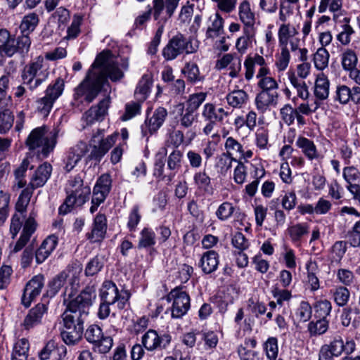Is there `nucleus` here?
<instances>
[{
    "label": "nucleus",
    "instance_id": "nucleus-19",
    "mask_svg": "<svg viewBox=\"0 0 360 360\" xmlns=\"http://www.w3.org/2000/svg\"><path fill=\"white\" fill-rule=\"evenodd\" d=\"M52 172V166L47 162L39 165L27 185L33 190L43 186L50 178Z\"/></svg>",
    "mask_w": 360,
    "mask_h": 360
},
{
    "label": "nucleus",
    "instance_id": "nucleus-14",
    "mask_svg": "<svg viewBox=\"0 0 360 360\" xmlns=\"http://www.w3.org/2000/svg\"><path fill=\"white\" fill-rule=\"evenodd\" d=\"M110 103V97L106 96L96 105L92 106L89 110H87L83 116L86 124H91L96 121H102L108 114Z\"/></svg>",
    "mask_w": 360,
    "mask_h": 360
},
{
    "label": "nucleus",
    "instance_id": "nucleus-60",
    "mask_svg": "<svg viewBox=\"0 0 360 360\" xmlns=\"http://www.w3.org/2000/svg\"><path fill=\"white\" fill-rule=\"evenodd\" d=\"M297 315L303 322L309 321L311 316V307L307 302H302L297 309Z\"/></svg>",
    "mask_w": 360,
    "mask_h": 360
},
{
    "label": "nucleus",
    "instance_id": "nucleus-61",
    "mask_svg": "<svg viewBox=\"0 0 360 360\" xmlns=\"http://www.w3.org/2000/svg\"><path fill=\"white\" fill-rule=\"evenodd\" d=\"M233 245L238 249L240 251H243L247 249L249 246L248 240L241 232H236L232 238Z\"/></svg>",
    "mask_w": 360,
    "mask_h": 360
},
{
    "label": "nucleus",
    "instance_id": "nucleus-15",
    "mask_svg": "<svg viewBox=\"0 0 360 360\" xmlns=\"http://www.w3.org/2000/svg\"><path fill=\"white\" fill-rule=\"evenodd\" d=\"M335 99L341 104H347L350 101L354 104H360V87L354 86L352 89L346 85L338 86L335 91Z\"/></svg>",
    "mask_w": 360,
    "mask_h": 360
},
{
    "label": "nucleus",
    "instance_id": "nucleus-4",
    "mask_svg": "<svg viewBox=\"0 0 360 360\" xmlns=\"http://www.w3.org/2000/svg\"><path fill=\"white\" fill-rule=\"evenodd\" d=\"M79 283V278L72 275L70 276L69 273L63 271L54 276L51 281L48 283V289L46 291V296L52 297L55 296L61 288L65 287L63 295L64 303L68 302L66 296L68 299L71 298L77 292Z\"/></svg>",
    "mask_w": 360,
    "mask_h": 360
},
{
    "label": "nucleus",
    "instance_id": "nucleus-34",
    "mask_svg": "<svg viewBox=\"0 0 360 360\" xmlns=\"http://www.w3.org/2000/svg\"><path fill=\"white\" fill-rule=\"evenodd\" d=\"M155 244V233L148 228H144L140 233V238L137 248L139 249L147 248Z\"/></svg>",
    "mask_w": 360,
    "mask_h": 360
},
{
    "label": "nucleus",
    "instance_id": "nucleus-52",
    "mask_svg": "<svg viewBox=\"0 0 360 360\" xmlns=\"http://www.w3.org/2000/svg\"><path fill=\"white\" fill-rule=\"evenodd\" d=\"M258 86L262 91H266L269 92H277L278 88L276 81L271 77H263L258 82Z\"/></svg>",
    "mask_w": 360,
    "mask_h": 360
},
{
    "label": "nucleus",
    "instance_id": "nucleus-27",
    "mask_svg": "<svg viewBox=\"0 0 360 360\" xmlns=\"http://www.w3.org/2000/svg\"><path fill=\"white\" fill-rule=\"evenodd\" d=\"M329 80L327 77L321 73L319 74L315 82L314 95L320 100H325L329 94Z\"/></svg>",
    "mask_w": 360,
    "mask_h": 360
},
{
    "label": "nucleus",
    "instance_id": "nucleus-8",
    "mask_svg": "<svg viewBox=\"0 0 360 360\" xmlns=\"http://www.w3.org/2000/svg\"><path fill=\"white\" fill-rule=\"evenodd\" d=\"M131 294L127 290L119 292L116 285L111 281H105L101 290V301L106 303H117V307L122 309L128 302Z\"/></svg>",
    "mask_w": 360,
    "mask_h": 360
},
{
    "label": "nucleus",
    "instance_id": "nucleus-13",
    "mask_svg": "<svg viewBox=\"0 0 360 360\" xmlns=\"http://www.w3.org/2000/svg\"><path fill=\"white\" fill-rule=\"evenodd\" d=\"M30 45L31 39L26 35L18 36L16 39L12 37L1 54L12 57L15 53H19L24 56L28 53Z\"/></svg>",
    "mask_w": 360,
    "mask_h": 360
},
{
    "label": "nucleus",
    "instance_id": "nucleus-56",
    "mask_svg": "<svg viewBox=\"0 0 360 360\" xmlns=\"http://www.w3.org/2000/svg\"><path fill=\"white\" fill-rule=\"evenodd\" d=\"M265 350L267 357L270 360H275L278 355L277 339L270 338L265 343Z\"/></svg>",
    "mask_w": 360,
    "mask_h": 360
},
{
    "label": "nucleus",
    "instance_id": "nucleus-21",
    "mask_svg": "<svg viewBox=\"0 0 360 360\" xmlns=\"http://www.w3.org/2000/svg\"><path fill=\"white\" fill-rule=\"evenodd\" d=\"M333 355L340 356L343 352L347 355L352 354L355 350V342L353 340H347L344 342L341 336H336L333 341L328 345Z\"/></svg>",
    "mask_w": 360,
    "mask_h": 360
},
{
    "label": "nucleus",
    "instance_id": "nucleus-6",
    "mask_svg": "<svg viewBox=\"0 0 360 360\" xmlns=\"http://www.w3.org/2000/svg\"><path fill=\"white\" fill-rule=\"evenodd\" d=\"M43 58L38 57L25 65L22 72L23 84L27 85L30 90L37 88L47 78L49 72L43 70Z\"/></svg>",
    "mask_w": 360,
    "mask_h": 360
},
{
    "label": "nucleus",
    "instance_id": "nucleus-63",
    "mask_svg": "<svg viewBox=\"0 0 360 360\" xmlns=\"http://www.w3.org/2000/svg\"><path fill=\"white\" fill-rule=\"evenodd\" d=\"M23 217V215L20 213H15L13 215L10 226V231L13 238H15L20 230L22 225Z\"/></svg>",
    "mask_w": 360,
    "mask_h": 360
},
{
    "label": "nucleus",
    "instance_id": "nucleus-17",
    "mask_svg": "<svg viewBox=\"0 0 360 360\" xmlns=\"http://www.w3.org/2000/svg\"><path fill=\"white\" fill-rule=\"evenodd\" d=\"M112 179L108 174H102L94 188L93 195L96 202L102 203L110 191Z\"/></svg>",
    "mask_w": 360,
    "mask_h": 360
},
{
    "label": "nucleus",
    "instance_id": "nucleus-16",
    "mask_svg": "<svg viewBox=\"0 0 360 360\" xmlns=\"http://www.w3.org/2000/svg\"><path fill=\"white\" fill-rule=\"evenodd\" d=\"M279 94L278 92H269L261 91L255 97V105L257 110L264 113L270 110L271 107H276L278 102Z\"/></svg>",
    "mask_w": 360,
    "mask_h": 360
},
{
    "label": "nucleus",
    "instance_id": "nucleus-11",
    "mask_svg": "<svg viewBox=\"0 0 360 360\" xmlns=\"http://www.w3.org/2000/svg\"><path fill=\"white\" fill-rule=\"evenodd\" d=\"M44 284V277L42 274L33 276L27 283L22 296V304L25 307H28L36 297L40 294Z\"/></svg>",
    "mask_w": 360,
    "mask_h": 360
},
{
    "label": "nucleus",
    "instance_id": "nucleus-35",
    "mask_svg": "<svg viewBox=\"0 0 360 360\" xmlns=\"http://www.w3.org/2000/svg\"><path fill=\"white\" fill-rule=\"evenodd\" d=\"M10 75H4L0 77V108H3L6 103L11 102V97L8 95L7 90L10 83Z\"/></svg>",
    "mask_w": 360,
    "mask_h": 360
},
{
    "label": "nucleus",
    "instance_id": "nucleus-55",
    "mask_svg": "<svg viewBox=\"0 0 360 360\" xmlns=\"http://www.w3.org/2000/svg\"><path fill=\"white\" fill-rule=\"evenodd\" d=\"M9 197L6 194H3L1 191L0 195V226L3 225L6 221L8 214Z\"/></svg>",
    "mask_w": 360,
    "mask_h": 360
},
{
    "label": "nucleus",
    "instance_id": "nucleus-33",
    "mask_svg": "<svg viewBox=\"0 0 360 360\" xmlns=\"http://www.w3.org/2000/svg\"><path fill=\"white\" fill-rule=\"evenodd\" d=\"M33 191L34 190L28 186L22 191L15 204V210L18 213L23 214L26 212Z\"/></svg>",
    "mask_w": 360,
    "mask_h": 360
},
{
    "label": "nucleus",
    "instance_id": "nucleus-57",
    "mask_svg": "<svg viewBox=\"0 0 360 360\" xmlns=\"http://www.w3.org/2000/svg\"><path fill=\"white\" fill-rule=\"evenodd\" d=\"M82 18L79 15H75L70 27L68 29L67 39H75L80 32V25L82 23Z\"/></svg>",
    "mask_w": 360,
    "mask_h": 360
},
{
    "label": "nucleus",
    "instance_id": "nucleus-62",
    "mask_svg": "<svg viewBox=\"0 0 360 360\" xmlns=\"http://www.w3.org/2000/svg\"><path fill=\"white\" fill-rule=\"evenodd\" d=\"M141 214L139 213V207L138 205H135L129 216V221L127 223V226L130 231L135 230L136 226L139 223L141 220Z\"/></svg>",
    "mask_w": 360,
    "mask_h": 360
},
{
    "label": "nucleus",
    "instance_id": "nucleus-51",
    "mask_svg": "<svg viewBox=\"0 0 360 360\" xmlns=\"http://www.w3.org/2000/svg\"><path fill=\"white\" fill-rule=\"evenodd\" d=\"M202 116L209 122H221V117L217 115V111L215 106L212 103H207L204 105Z\"/></svg>",
    "mask_w": 360,
    "mask_h": 360
},
{
    "label": "nucleus",
    "instance_id": "nucleus-47",
    "mask_svg": "<svg viewBox=\"0 0 360 360\" xmlns=\"http://www.w3.org/2000/svg\"><path fill=\"white\" fill-rule=\"evenodd\" d=\"M357 57L356 53L351 49L347 50L342 56V65L346 70H350L356 68Z\"/></svg>",
    "mask_w": 360,
    "mask_h": 360
},
{
    "label": "nucleus",
    "instance_id": "nucleus-18",
    "mask_svg": "<svg viewBox=\"0 0 360 360\" xmlns=\"http://www.w3.org/2000/svg\"><path fill=\"white\" fill-rule=\"evenodd\" d=\"M47 305L44 303H39L32 308L23 321V326L26 330L34 327L41 322L43 316L46 314Z\"/></svg>",
    "mask_w": 360,
    "mask_h": 360
},
{
    "label": "nucleus",
    "instance_id": "nucleus-44",
    "mask_svg": "<svg viewBox=\"0 0 360 360\" xmlns=\"http://www.w3.org/2000/svg\"><path fill=\"white\" fill-rule=\"evenodd\" d=\"M331 309V303L327 300L318 301L314 305L315 316L319 319H326L330 314Z\"/></svg>",
    "mask_w": 360,
    "mask_h": 360
},
{
    "label": "nucleus",
    "instance_id": "nucleus-43",
    "mask_svg": "<svg viewBox=\"0 0 360 360\" xmlns=\"http://www.w3.org/2000/svg\"><path fill=\"white\" fill-rule=\"evenodd\" d=\"M104 265L103 258L102 257L96 256L91 259L85 269V274L87 276H92L98 274Z\"/></svg>",
    "mask_w": 360,
    "mask_h": 360
},
{
    "label": "nucleus",
    "instance_id": "nucleus-31",
    "mask_svg": "<svg viewBox=\"0 0 360 360\" xmlns=\"http://www.w3.org/2000/svg\"><path fill=\"white\" fill-rule=\"evenodd\" d=\"M350 18H344L342 21L341 31L337 36L338 40L342 45H347L351 41V36L354 33V30L349 25Z\"/></svg>",
    "mask_w": 360,
    "mask_h": 360
},
{
    "label": "nucleus",
    "instance_id": "nucleus-59",
    "mask_svg": "<svg viewBox=\"0 0 360 360\" xmlns=\"http://www.w3.org/2000/svg\"><path fill=\"white\" fill-rule=\"evenodd\" d=\"M12 269L7 265H3L0 269V290L6 289L10 283Z\"/></svg>",
    "mask_w": 360,
    "mask_h": 360
},
{
    "label": "nucleus",
    "instance_id": "nucleus-1",
    "mask_svg": "<svg viewBox=\"0 0 360 360\" xmlns=\"http://www.w3.org/2000/svg\"><path fill=\"white\" fill-rule=\"evenodd\" d=\"M110 51H103L96 58L83 82L75 89L74 98L79 100L84 97L88 103L98 95L108 77L112 82H117L124 77L117 63L110 58Z\"/></svg>",
    "mask_w": 360,
    "mask_h": 360
},
{
    "label": "nucleus",
    "instance_id": "nucleus-12",
    "mask_svg": "<svg viewBox=\"0 0 360 360\" xmlns=\"http://www.w3.org/2000/svg\"><path fill=\"white\" fill-rule=\"evenodd\" d=\"M141 342L148 351L163 349L169 345L171 337L169 335L159 336L155 330L150 329L143 335Z\"/></svg>",
    "mask_w": 360,
    "mask_h": 360
},
{
    "label": "nucleus",
    "instance_id": "nucleus-64",
    "mask_svg": "<svg viewBox=\"0 0 360 360\" xmlns=\"http://www.w3.org/2000/svg\"><path fill=\"white\" fill-rule=\"evenodd\" d=\"M337 277L340 283L345 285H349L354 281L353 273L345 269H340L337 272Z\"/></svg>",
    "mask_w": 360,
    "mask_h": 360
},
{
    "label": "nucleus",
    "instance_id": "nucleus-5",
    "mask_svg": "<svg viewBox=\"0 0 360 360\" xmlns=\"http://www.w3.org/2000/svg\"><path fill=\"white\" fill-rule=\"evenodd\" d=\"M197 49L198 46H193L191 39H187L179 33L169 40L162 50V56L166 60H172L183 53H195Z\"/></svg>",
    "mask_w": 360,
    "mask_h": 360
},
{
    "label": "nucleus",
    "instance_id": "nucleus-3",
    "mask_svg": "<svg viewBox=\"0 0 360 360\" xmlns=\"http://www.w3.org/2000/svg\"><path fill=\"white\" fill-rule=\"evenodd\" d=\"M58 130L53 129L49 136H45L46 128L33 129L26 140V146L30 150H38V158H46L53 150L58 136Z\"/></svg>",
    "mask_w": 360,
    "mask_h": 360
},
{
    "label": "nucleus",
    "instance_id": "nucleus-2",
    "mask_svg": "<svg viewBox=\"0 0 360 360\" xmlns=\"http://www.w3.org/2000/svg\"><path fill=\"white\" fill-rule=\"evenodd\" d=\"M96 297L95 287L87 285L79 295L67 304V308L62 315L65 329L60 334L65 344L75 345L81 340L84 318L88 315Z\"/></svg>",
    "mask_w": 360,
    "mask_h": 360
},
{
    "label": "nucleus",
    "instance_id": "nucleus-28",
    "mask_svg": "<svg viewBox=\"0 0 360 360\" xmlns=\"http://www.w3.org/2000/svg\"><path fill=\"white\" fill-rule=\"evenodd\" d=\"M38 23L39 17L36 13H30L25 15L20 25L21 35H26L27 37H30V34L34 30Z\"/></svg>",
    "mask_w": 360,
    "mask_h": 360
},
{
    "label": "nucleus",
    "instance_id": "nucleus-30",
    "mask_svg": "<svg viewBox=\"0 0 360 360\" xmlns=\"http://www.w3.org/2000/svg\"><path fill=\"white\" fill-rule=\"evenodd\" d=\"M30 344L26 338L18 340L14 345L12 360H27Z\"/></svg>",
    "mask_w": 360,
    "mask_h": 360
},
{
    "label": "nucleus",
    "instance_id": "nucleus-38",
    "mask_svg": "<svg viewBox=\"0 0 360 360\" xmlns=\"http://www.w3.org/2000/svg\"><path fill=\"white\" fill-rule=\"evenodd\" d=\"M60 349L65 354L66 348L61 346L60 348L58 347L57 343L53 340L48 341L44 348L39 353V357L41 360H47L50 358L51 354L58 352Z\"/></svg>",
    "mask_w": 360,
    "mask_h": 360
},
{
    "label": "nucleus",
    "instance_id": "nucleus-36",
    "mask_svg": "<svg viewBox=\"0 0 360 360\" xmlns=\"http://www.w3.org/2000/svg\"><path fill=\"white\" fill-rule=\"evenodd\" d=\"M182 72L186 76L191 83L202 81L203 77L200 74L198 65L194 63H188L182 70Z\"/></svg>",
    "mask_w": 360,
    "mask_h": 360
},
{
    "label": "nucleus",
    "instance_id": "nucleus-45",
    "mask_svg": "<svg viewBox=\"0 0 360 360\" xmlns=\"http://www.w3.org/2000/svg\"><path fill=\"white\" fill-rule=\"evenodd\" d=\"M289 79L291 84L297 89V96L302 99H307L309 91L305 82L299 79L293 73L289 75Z\"/></svg>",
    "mask_w": 360,
    "mask_h": 360
},
{
    "label": "nucleus",
    "instance_id": "nucleus-53",
    "mask_svg": "<svg viewBox=\"0 0 360 360\" xmlns=\"http://www.w3.org/2000/svg\"><path fill=\"white\" fill-rule=\"evenodd\" d=\"M280 111L283 122L288 126L292 124L295 119V110L290 104H286Z\"/></svg>",
    "mask_w": 360,
    "mask_h": 360
},
{
    "label": "nucleus",
    "instance_id": "nucleus-50",
    "mask_svg": "<svg viewBox=\"0 0 360 360\" xmlns=\"http://www.w3.org/2000/svg\"><path fill=\"white\" fill-rule=\"evenodd\" d=\"M206 94L200 92L190 96L186 108L195 112L206 98Z\"/></svg>",
    "mask_w": 360,
    "mask_h": 360
},
{
    "label": "nucleus",
    "instance_id": "nucleus-23",
    "mask_svg": "<svg viewBox=\"0 0 360 360\" xmlns=\"http://www.w3.org/2000/svg\"><path fill=\"white\" fill-rule=\"evenodd\" d=\"M167 116V110L165 108L159 107L154 111L151 117L146 120L145 127L148 128L149 133L152 134L157 131V130L162 125Z\"/></svg>",
    "mask_w": 360,
    "mask_h": 360
},
{
    "label": "nucleus",
    "instance_id": "nucleus-54",
    "mask_svg": "<svg viewBox=\"0 0 360 360\" xmlns=\"http://www.w3.org/2000/svg\"><path fill=\"white\" fill-rule=\"evenodd\" d=\"M141 101L132 102L127 103L125 106V113L122 116V120L124 121L130 120L141 110Z\"/></svg>",
    "mask_w": 360,
    "mask_h": 360
},
{
    "label": "nucleus",
    "instance_id": "nucleus-22",
    "mask_svg": "<svg viewBox=\"0 0 360 360\" xmlns=\"http://www.w3.org/2000/svg\"><path fill=\"white\" fill-rule=\"evenodd\" d=\"M218 265L219 255L214 250H209L204 252L199 262V266L206 274L215 271Z\"/></svg>",
    "mask_w": 360,
    "mask_h": 360
},
{
    "label": "nucleus",
    "instance_id": "nucleus-32",
    "mask_svg": "<svg viewBox=\"0 0 360 360\" xmlns=\"http://www.w3.org/2000/svg\"><path fill=\"white\" fill-rule=\"evenodd\" d=\"M248 99V94L242 89L233 91L226 96L229 105L233 108H241Z\"/></svg>",
    "mask_w": 360,
    "mask_h": 360
},
{
    "label": "nucleus",
    "instance_id": "nucleus-49",
    "mask_svg": "<svg viewBox=\"0 0 360 360\" xmlns=\"http://www.w3.org/2000/svg\"><path fill=\"white\" fill-rule=\"evenodd\" d=\"M235 207L231 202H224L221 204L216 212L217 218L221 221L228 219L233 213Z\"/></svg>",
    "mask_w": 360,
    "mask_h": 360
},
{
    "label": "nucleus",
    "instance_id": "nucleus-7",
    "mask_svg": "<svg viewBox=\"0 0 360 360\" xmlns=\"http://www.w3.org/2000/svg\"><path fill=\"white\" fill-rule=\"evenodd\" d=\"M103 136V130L101 129L93 135L89 143L91 153L88 156L89 160L99 162L115 143L117 134H111L105 139Z\"/></svg>",
    "mask_w": 360,
    "mask_h": 360
},
{
    "label": "nucleus",
    "instance_id": "nucleus-29",
    "mask_svg": "<svg viewBox=\"0 0 360 360\" xmlns=\"http://www.w3.org/2000/svg\"><path fill=\"white\" fill-rule=\"evenodd\" d=\"M152 81L148 75H144L138 83L134 96L139 101L143 102L148 97Z\"/></svg>",
    "mask_w": 360,
    "mask_h": 360
},
{
    "label": "nucleus",
    "instance_id": "nucleus-58",
    "mask_svg": "<svg viewBox=\"0 0 360 360\" xmlns=\"http://www.w3.org/2000/svg\"><path fill=\"white\" fill-rule=\"evenodd\" d=\"M182 153L179 150H174L168 157L167 166L169 169L174 170L181 167Z\"/></svg>",
    "mask_w": 360,
    "mask_h": 360
},
{
    "label": "nucleus",
    "instance_id": "nucleus-26",
    "mask_svg": "<svg viewBox=\"0 0 360 360\" xmlns=\"http://www.w3.org/2000/svg\"><path fill=\"white\" fill-rule=\"evenodd\" d=\"M296 146L302 150L304 155L310 160L316 159L319 154L314 142L305 137L300 136L296 141Z\"/></svg>",
    "mask_w": 360,
    "mask_h": 360
},
{
    "label": "nucleus",
    "instance_id": "nucleus-41",
    "mask_svg": "<svg viewBox=\"0 0 360 360\" xmlns=\"http://www.w3.org/2000/svg\"><path fill=\"white\" fill-rule=\"evenodd\" d=\"M14 117L12 112L6 109L0 112V134H6L13 124Z\"/></svg>",
    "mask_w": 360,
    "mask_h": 360
},
{
    "label": "nucleus",
    "instance_id": "nucleus-10",
    "mask_svg": "<svg viewBox=\"0 0 360 360\" xmlns=\"http://www.w3.org/2000/svg\"><path fill=\"white\" fill-rule=\"evenodd\" d=\"M167 301L173 300L172 316L175 319L181 318L190 309V297L179 288L172 290L167 297Z\"/></svg>",
    "mask_w": 360,
    "mask_h": 360
},
{
    "label": "nucleus",
    "instance_id": "nucleus-48",
    "mask_svg": "<svg viewBox=\"0 0 360 360\" xmlns=\"http://www.w3.org/2000/svg\"><path fill=\"white\" fill-rule=\"evenodd\" d=\"M289 235L293 241H299L301 238L309 233L308 226L304 224H297L288 229Z\"/></svg>",
    "mask_w": 360,
    "mask_h": 360
},
{
    "label": "nucleus",
    "instance_id": "nucleus-9",
    "mask_svg": "<svg viewBox=\"0 0 360 360\" xmlns=\"http://www.w3.org/2000/svg\"><path fill=\"white\" fill-rule=\"evenodd\" d=\"M64 89V81L61 78L56 79L53 85H49L46 95L39 101L37 109L43 115H47L52 108L55 101L62 94Z\"/></svg>",
    "mask_w": 360,
    "mask_h": 360
},
{
    "label": "nucleus",
    "instance_id": "nucleus-39",
    "mask_svg": "<svg viewBox=\"0 0 360 360\" xmlns=\"http://www.w3.org/2000/svg\"><path fill=\"white\" fill-rule=\"evenodd\" d=\"M329 53L323 48L318 49L314 55V63L315 67L320 70L325 69L328 64Z\"/></svg>",
    "mask_w": 360,
    "mask_h": 360
},
{
    "label": "nucleus",
    "instance_id": "nucleus-37",
    "mask_svg": "<svg viewBox=\"0 0 360 360\" xmlns=\"http://www.w3.org/2000/svg\"><path fill=\"white\" fill-rule=\"evenodd\" d=\"M224 19L219 13L215 14V18L212 21V25L209 27L206 32L207 38L214 39L223 32Z\"/></svg>",
    "mask_w": 360,
    "mask_h": 360
},
{
    "label": "nucleus",
    "instance_id": "nucleus-46",
    "mask_svg": "<svg viewBox=\"0 0 360 360\" xmlns=\"http://www.w3.org/2000/svg\"><path fill=\"white\" fill-rule=\"evenodd\" d=\"M84 336L89 342L96 345L103 338L102 330L97 325H91L86 329Z\"/></svg>",
    "mask_w": 360,
    "mask_h": 360
},
{
    "label": "nucleus",
    "instance_id": "nucleus-24",
    "mask_svg": "<svg viewBox=\"0 0 360 360\" xmlns=\"http://www.w3.org/2000/svg\"><path fill=\"white\" fill-rule=\"evenodd\" d=\"M239 16L245 25V33H249L255 24V15L251 12L250 4L246 0L243 1L239 6Z\"/></svg>",
    "mask_w": 360,
    "mask_h": 360
},
{
    "label": "nucleus",
    "instance_id": "nucleus-20",
    "mask_svg": "<svg viewBox=\"0 0 360 360\" xmlns=\"http://www.w3.org/2000/svg\"><path fill=\"white\" fill-rule=\"evenodd\" d=\"M58 244V237L55 235L48 236L35 252V259L37 264L44 262Z\"/></svg>",
    "mask_w": 360,
    "mask_h": 360
},
{
    "label": "nucleus",
    "instance_id": "nucleus-25",
    "mask_svg": "<svg viewBox=\"0 0 360 360\" xmlns=\"http://www.w3.org/2000/svg\"><path fill=\"white\" fill-rule=\"evenodd\" d=\"M106 219L104 214L96 215L94 227L91 233H89L88 238L92 239L94 242L99 241L104 238L106 232Z\"/></svg>",
    "mask_w": 360,
    "mask_h": 360
},
{
    "label": "nucleus",
    "instance_id": "nucleus-42",
    "mask_svg": "<svg viewBox=\"0 0 360 360\" xmlns=\"http://www.w3.org/2000/svg\"><path fill=\"white\" fill-rule=\"evenodd\" d=\"M328 328V321L326 319H319L316 322L311 321L308 330L311 335H322Z\"/></svg>",
    "mask_w": 360,
    "mask_h": 360
},
{
    "label": "nucleus",
    "instance_id": "nucleus-40",
    "mask_svg": "<svg viewBox=\"0 0 360 360\" xmlns=\"http://www.w3.org/2000/svg\"><path fill=\"white\" fill-rule=\"evenodd\" d=\"M333 296L338 306L345 307L349 301L350 292L346 287L338 286L335 289Z\"/></svg>",
    "mask_w": 360,
    "mask_h": 360
}]
</instances>
